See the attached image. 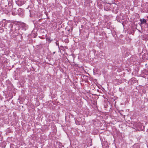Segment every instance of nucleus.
I'll return each instance as SVG.
<instances>
[{
	"label": "nucleus",
	"mask_w": 148,
	"mask_h": 148,
	"mask_svg": "<svg viewBox=\"0 0 148 148\" xmlns=\"http://www.w3.org/2000/svg\"><path fill=\"white\" fill-rule=\"evenodd\" d=\"M140 21L141 22V24H146L147 22L146 20L143 18L141 19H140Z\"/></svg>",
	"instance_id": "f257e3e1"
},
{
	"label": "nucleus",
	"mask_w": 148,
	"mask_h": 148,
	"mask_svg": "<svg viewBox=\"0 0 148 148\" xmlns=\"http://www.w3.org/2000/svg\"><path fill=\"white\" fill-rule=\"evenodd\" d=\"M132 81H134L132 82L133 83H136V82H137V81L134 78H132Z\"/></svg>",
	"instance_id": "f03ea898"
},
{
	"label": "nucleus",
	"mask_w": 148,
	"mask_h": 148,
	"mask_svg": "<svg viewBox=\"0 0 148 148\" xmlns=\"http://www.w3.org/2000/svg\"><path fill=\"white\" fill-rule=\"evenodd\" d=\"M136 131H139V130L138 129H137V130H136Z\"/></svg>",
	"instance_id": "7ed1b4c3"
}]
</instances>
